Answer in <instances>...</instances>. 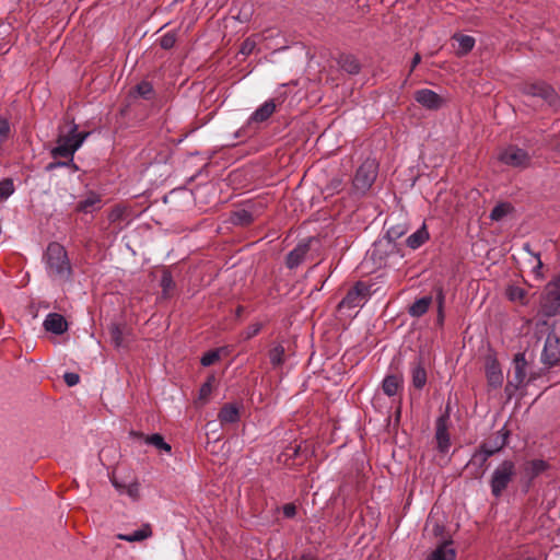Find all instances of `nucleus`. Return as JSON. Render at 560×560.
Wrapping results in <instances>:
<instances>
[{"label":"nucleus","instance_id":"nucleus-1","mask_svg":"<svg viewBox=\"0 0 560 560\" xmlns=\"http://www.w3.org/2000/svg\"><path fill=\"white\" fill-rule=\"evenodd\" d=\"M90 132H79L78 126L71 124L67 133H60L57 139V144L50 150L54 159L66 158L73 171H78V166L73 162L74 153L81 148Z\"/></svg>","mask_w":560,"mask_h":560},{"label":"nucleus","instance_id":"nucleus-2","mask_svg":"<svg viewBox=\"0 0 560 560\" xmlns=\"http://www.w3.org/2000/svg\"><path fill=\"white\" fill-rule=\"evenodd\" d=\"M378 170L380 164L376 159H365L352 176L350 194L357 198L364 197L374 185Z\"/></svg>","mask_w":560,"mask_h":560},{"label":"nucleus","instance_id":"nucleus-3","mask_svg":"<svg viewBox=\"0 0 560 560\" xmlns=\"http://www.w3.org/2000/svg\"><path fill=\"white\" fill-rule=\"evenodd\" d=\"M45 262L48 275L55 280L66 281L71 275V267L67 252L58 243H50L45 254Z\"/></svg>","mask_w":560,"mask_h":560},{"label":"nucleus","instance_id":"nucleus-4","mask_svg":"<svg viewBox=\"0 0 560 560\" xmlns=\"http://www.w3.org/2000/svg\"><path fill=\"white\" fill-rule=\"evenodd\" d=\"M515 476V465L511 460H504L493 471L491 478V491L495 497H500L506 489L510 481Z\"/></svg>","mask_w":560,"mask_h":560},{"label":"nucleus","instance_id":"nucleus-5","mask_svg":"<svg viewBox=\"0 0 560 560\" xmlns=\"http://www.w3.org/2000/svg\"><path fill=\"white\" fill-rule=\"evenodd\" d=\"M370 294V287L365 282L360 281L348 291L347 295L338 304V307L341 310L362 306L368 301Z\"/></svg>","mask_w":560,"mask_h":560},{"label":"nucleus","instance_id":"nucleus-6","mask_svg":"<svg viewBox=\"0 0 560 560\" xmlns=\"http://www.w3.org/2000/svg\"><path fill=\"white\" fill-rule=\"evenodd\" d=\"M523 91L528 96L540 97L550 106L558 105V95L556 91L545 82L527 83Z\"/></svg>","mask_w":560,"mask_h":560},{"label":"nucleus","instance_id":"nucleus-7","mask_svg":"<svg viewBox=\"0 0 560 560\" xmlns=\"http://www.w3.org/2000/svg\"><path fill=\"white\" fill-rule=\"evenodd\" d=\"M542 359L550 365L560 361V327L553 328L548 334L542 351Z\"/></svg>","mask_w":560,"mask_h":560},{"label":"nucleus","instance_id":"nucleus-8","mask_svg":"<svg viewBox=\"0 0 560 560\" xmlns=\"http://www.w3.org/2000/svg\"><path fill=\"white\" fill-rule=\"evenodd\" d=\"M526 368L527 362L523 353H517L513 360V369L509 374V381L506 389L513 387L514 389L520 388L526 383Z\"/></svg>","mask_w":560,"mask_h":560},{"label":"nucleus","instance_id":"nucleus-9","mask_svg":"<svg viewBox=\"0 0 560 560\" xmlns=\"http://www.w3.org/2000/svg\"><path fill=\"white\" fill-rule=\"evenodd\" d=\"M542 308L547 315H555L560 311V277L547 285Z\"/></svg>","mask_w":560,"mask_h":560},{"label":"nucleus","instance_id":"nucleus-10","mask_svg":"<svg viewBox=\"0 0 560 560\" xmlns=\"http://www.w3.org/2000/svg\"><path fill=\"white\" fill-rule=\"evenodd\" d=\"M499 160L509 166L523 167L528 164L529 156L525 150L510 145L500 153Z\"/></svg>","mask_w":560,"mask_h":560},{"label":"nucleus","instance_id":"nucleus-11","mask_svg":"<svg viewBox=\"0 0 560 560\" xmlns=\"http://www.w3.org/2000/svg\"><path fill=\"white\" fill-rule=\"evenodd\" d=\"M276 110V103L273 100H267L261 104L248 118L246 128H252L253 125L261 124L270 118Z\"/></svg>","mask_w":560,"mask_h":560},{"label":"nucleus","instance_id":"nucleus-12","mask_svg":"<svg viewBox=\"0 0 560 560\" xmlns=\"http://www.w3.org/2000/svg\"><path fill=\"white\" fill-rule=\"evenodd\" d=\"M415 100L428 109H439L443 104V98L429 89H421L417 91Z\"/></svg>","mask_w":560,"mask_h":560},{"label":"nucleus","instance_id":"nucleus-13","mask_svg":"<svg viewBox=\"0 0 560 560\" xmlns=\"http://www.w3.org/2000/svg\"><path fill=\"white\" fill-rule=\"evenodd\" d=\"M436 447L441 454H446L451 446L450 435L447 433L446 420L439 418L435 432Z\"/></svg>","mask_w":560,"mask_h":560},{"label":"nucleus","instance_id":"nucleus-14","mask_svg":"<svg viewBox=\"0 0 560 560\" xmlns=\"http://www.w3.org/2000/svg\"><path fill=\"white\" fill-rule=\"evenodd\" d=\"M494 444L493 445H490V442L488 443H485L482 445V452L480 454V459L482 462L487 460V458L491 455H493L495 452H498L499 450H501L505 443H506V439H508V433L506 432H503L502 430L497 432L495 435H494ZM479 455H475V458H478Z\"/></svg>","mask_w":560,"mask_h":560},{"label":"nucleus","instance_id":"nucleus-15","mask_svg":"<svg viewBox=\"0 0 560 560\" xmlns=\"http://www.w3.org/2000/svg\"><path fill=\"white\" fill-rule=\"evenodd\" d=\"M456 551L451 540L439 544L427 557V560H455Z\"/></svg>","mask_w":560,"mask_h":560},{"label":"nucleus","instance_id":"nucleus-16","mask_svg":"<svg viewBox=\"0 0 560 560\" xmlns=\"http://www.w3.org/2000/svg\"><path fill=\"white\" fill-rule=\"evenodd\" d=\"M43 325L47 331H50L56 335L63 334L68 328L65 317L57 313L48 314Z\"/></svg>","mask_w":560,"mask_h":560},{"label":"nucleus","instance_id":"nucleus-17","mask_svg":"<svg viewBox=\"0 0 560 560\" xmlns=\"http://www.w3.org/2000/svg\"><path fill=\"white\" fill-rule=\"evenodd\" d=\"M486 375H487L488 384L491 387L498 388L502 385L503 374H502L499 363L495 360L488 361L487 366H486Z\"/></svg>","mask_w":560,"mask_h":560},{"label":"nucleus","instance_id":"nucleus-18","mask_svg":"<svg viewBox=\"0 0 560 560\" xmlns=\"http://www.w3.org/2000/svg\"><path fill=\"white\" fill-rule=\"evenodd\" d=\"M310 249L308 242H301L296 247L291 250L287 257V265L289 268L298 267Z\"/></svg>","mask_w":560,"mask_h":560},{"label":"nucleus","instance_id":"nucleus-19","mask_svg":"<svg viewBox=\"0 0 560 560\" xmlns=\"http://www.w3.org/2000/svg\"><path fill=\"white\" fill-rule=\"evenodd\" d=\"M549 467L548 463L542 459H534L524 464L523 472L526 478L529 480L539 476L541 472L547 470Z\"/></svg>","mask_w":560,"mask_h":560},{"label":"nucleus","instance_id":"nucleus-20","mask_svg":"<svg viewBox=\"0 0 560 560\" xmlns=\"http://www.w3.org/2000/svg\"><path fill=\"white\" fill-rule=\"evenodd\" d=\"M152 536V528L150 524H143L138 530L131 534H118L117 538L128 542H138L148 539Z\"/></svg>","mask_w":560,"mask_h":560},{"label":"nucleus","instance_id":"nucleus-21","mask_svg":"<svg viewBox=\"0 0 560 560\" xmlns=\"http://www.w3.org/2000/svg\"><path fill=\"white\" fill-rule=\"evenodd\" d=\"M240 419V409L233 404L224 405L219 412V420L222 424L234 423Z\"/></svg>","mask_w":560,"mask_h":560},{"label":"nucleus","instance_id":"nucleus-22","mask_svg":"<svg viewBox=\"0 0 560 560\" xmlns=\"http://www.w3.org/2000/svg\"><path fill=\"white\" fill-rule=\"evenodd\" d=\"M112 483L116 488L117 491H119L120 493L127 494L133 501H137L139 499L140 488H139L138 481H133L129 485H124L120 481H118L117 479L113 478Z\"/></svg>","mask_w":560,"mask_h":560},{"label":"nucleus","instance_id":"nucleus-23","mask_svg":"<svg viewBox=\"0 0 560 560\" xmlns=\"http://www.w3.org/2000/svg\"><path fill=\"white\" fill-rule=\"evenodd\" d=\"M412 385L421 389L427 383V372L422 361H417L411 366Z\"/></svg>","mask_w":560,"mask_h":560},{"label":"nucleus","instance_id":"nucleus-24","mask_svg":"<svg viewBox=\"0 0 560 560\" xmlns=\"http://www.w3.org/2000/svg\"><path fill=\"white\" fill-rule=\"evenodd\" d=\"M505 294L511 302L520 303L522 305L527 304V292L524 288L512 283L509 284Z\"/></svg>","mask_w":560,"mask_h":560},{"label":"nucleus","instance_id":"nucleus-25","mask_svg":"<svg viewBox=\"0 0 560 560\" xmlns=\"http://www.w3.org/2000/svg\"><path fill=\"white\" fill-rule=\"evenodd\" d=\"M338 65L349 74H357L361 69L358 59L352 55H341L339 57Z\"/></svg>","mask_w":560,"mask_h":560},{"label":"nucleus","instance_id":"nucleus-26","mask_svg":"<svg viewBox=\"0 0 560 560\" xmlns=\"http://www.w3.org/2000/svg\"><path fill=\"white\" fill-rule=\"evenodd\" d=\"M431 304H432V298L431 296H423V298L415 301L409 306L408 312H409V314L412 317H420V316H422L423 314L427 313V311L429 310Z\"/></svg>","mask_w":560,"mask_h":560},{"label":"nucleus","instance_id":"nucleus-27","mask_svg":"<svg viewBox=\"0 0 560 560\" xmlns=\"http://www.w3.org/2000/svg\"><path fill=\"white\" fill-rule=\"evenodd\" d=\"M454 39L457 42L456 54L464 56L468 54L475 46V38L469 35H454Z\"/></svg>","mask_w":560,"mask_h":560},{"label":"nucleus","instance_id":"nucleus-28","mask_svg":"<svg viewBox=\"0 0 560 560\" xmlns=\"http://www.w3.org/2000/svg\"><path fill=\"white\" fill-rule=\"evenodd\" d=\"M402 384L401 377L397 375H388L383 381V390L388 396H394L398 393Z\"/></svg>","mask_w":560,"mask_h":560},{"label":"nucleus","instance_id":"nucleus-29","mask_svg":"<svg viewBox=\"0 0 560 560\" xmlns=\"http://www.w3.org/2000/svg\"><path fill=\"white\" fill-rule=\"evenodd\" d=\"M429 238V233L425 230V226L423 225L421 229L417 230L415 233H412L407 238V245L412 248L417 249L420 247Z\"/></svg>","mask_w":560,"mask_h":560},{"label":"nucleus","instance_id":"nucleus-30","mask_svg":"<svg viewBox=\"0 0 560 560\" xmlns=\"http://www.w3.org/2000/svg\"><path fill=\"white\" fill-rule=\"evenodd\" d=\"M284 347L282 345H276L269 351V360L273 368H278L284 362Z\"/></svg>","mask_w":560,"mask_h":560},{"label":"nucleus","instance_id":"nucleus-31","mask_svg":"<svg viewBox=\"0 0 560 560\" xmlns=\"http://www.w3.org/2000/svg\"><path fill=\"white\" fill-rule=\"evenodd\" d=\"M14 192V184L11 178L0 182V202L7 200Z\"/></svg>","mask_w":560,"mask_h":560},{"label":"nucleus","instance_id":"nucleus-32","mask_svg":"<svg viewBox=\"0 0 560 560\" xmlns=\"http://www.w3.org/2000/svg\"><path fill=\"white\" fill-rule=\"evenodd\" d=\"M145 442L150 445L155 446L159 450L171 452V445H168L160 434H152L145 438Z\"/></svg>","mask_w":560,"mask_h":560},{"label":"nucleus","instance_id":"nucleus-33","mask_svg":"<svg viewBox=\"0 0 560 560\" xmlns=\"http://www.w3.org/2000/svg\"><path fill=\"white\" fill-rule=\"evenodd\" d=\"M110 339L115 347L120 348L125 346L124 340V330L118 325H113L110 327Z\"/></svg>","mask_w":560,"mask_h":560},{"label":"nucleus","instance_id":"nucleus-34","mask_svg":"<svg viewBox=\"0 0 560 560\" xmlns=\"http://www.w3.org/2000/svg\"><path fill=\"white\" fill-rule=\"evenodd\" d=\"M214 376H210L205 384L200 387L199 390V401L206 402L209 399V396L213 389Z\"/></svg>","mask_w":560,"mask_h":560},{"label":"nucleus","instance_id":"nucleus-35","mask_svg":"<svg viewBox=\"0 0 560 560\" xmlns=\"http://www.w3.org/2000/svg\"><path fill=\"white\" fill-rule=\"evenodd\" d=\"M406 224H398L397 226L389 225L387 228V236L390 240H397L407 233Z\"/></svg>","mask_w":560,"mask_h":560},{"label":"nucleus","instance_id":"nucleus-36","mask_svg":"<svg viewBox=\"0 0 560 560\" xmlns=\"http://www.w3.org/2000/svg\"><path fill=\"white\" fill-rule=\"evenodd\" d=\"M176 43V35L173 32L164 34L160 39V45L163 49H171Z\"/></svg>","mask_w":560,"mask_h":560},{"label":"nucleus","instance_id":"nucleus-37","mask_svg":"<svg viewBox=\"0 0 560 560\" xmlns=\"http://www.w3.org/2000/svg\"><path fill=\"white\" fill-rule=\"evenodd\" d=\"M152 92L153 88L151 83L147 81H142L137 85V93L144 98H149Z\"/></svg>","mask_w":560,"mask_h":560},{"label":"nucleus","instance_id":"nucleus-38","mask_svg":"<svg viewBox=\"0 0 560 560\" xmlns=\"http://www.w3.org/2000/svg\"><path fill=\"white\" fill-rule=\"evenodd\" d=\"M161 285L164 293H168L174 288V281L172 275L168 271H164L161 279Z\"/></svg>","mask_w":560,"mask_h":560},{"label":"nucleus","instance_id":"nucleus-39","mask_svg":"<svg viewBox=\"0 0 560 560\" xmlns=\"http://www.w3.org/2000/svg\"><path fill=\"white\" fill-rule=\"evenodd\" d=\"M219 358L220 353L218 350L210 351L201 358V364L205 366H209L215 363L219 360Z\"/></svg>","mask_w":560,"mask_h":560},{"label":"nucleus","instance_id":"nucleus-40","mask_svg":"<svg viewBox=\"0 0 560 560\" xmlns=\"http://www.w3.org/2000/svg\"><path fill=\"white\" fill-rule=\"evenodd\" d=\"M101 200H100V197L95 194H91L90 196H88L86 198H84L82 201H80L79 206L81 208H88V207H92L96 203H98Z\"/></svg>","mask_w":560,"mask_h":560},{"label":"nucleus","instance_id":"nucleus-41","mask_svg":"<svg viewBox=\"0 0 560 560\" xmlns=\"http://www.w3.org/2000/svg\"><path fill=\"white\" fill-rule=\"evenodd\" d=\"M59 167H71V163L69 161H52L45 166V170L51 172Z\"/></svg>","mask_w":560,"mask_h":560},{"label":"nucleus","instance_id":"nucleus-42","mask_svg":"<svg viewBox=\"0 0 560 560\" xmlns=\"http://www.w3.org/2000/svg\"><path fill=\"white\" fill-rule=\"evenodd\" d=\"M261 325L256 323L250 325L245 331H244V339H250L254 336H256L260 331Z\"/></svg>","mask_w":560,"mask_h":560},{"label":"nucleus","instance_id":"nucleus-43","mask_svg":"<svg viewBox=\"0 0 560 560\" xmlns=\"http://www.w3.org/2000/svg\"><path fill=\"white\" fill-rule=\"evenodd\" d=\"M63 378L68 386H74L80 381L79 375L75 373H66Z\"/></svg>","mask_w":560,"mask_h":560},{"label":"nucleus","instance_id":"nucleus-44","mask_svg":"<svg viewBox=\"0 0 560 560\" xmlns=\"http://www.w3.org/2000/svg\"><path fill=\"white\" fill-rule=\"evenodd\" d=\"M235 214V221L240 222L241 224H246L253 219L249 212H236Z\"/></svg>","mask_w":560,"mask_h":560},{"label":"nucleus","instance_id":"nucleus-45","mask_svg":"<svg viewBox=\"0 0 560 560\" xmlns=\"http://www.w3.org/2000/svg\"><path fill=\"white\" fill-rule=\"evenodd\" d=\"M296 509L293 504H287L283 508V513L287 517H292L295 515Z\"/></svg>","mask_w":560,"mask_h":560},{"label":"nucleus","instance_id":"nucleus-46","mask_svg":"<svg viewBox=\"0 0 560 560\" xmlns=\"http://www.w3.org/2000/svg\"><path fill=\"white\" fill-rule=\"evenodd\" d=\"M444 293L442 291V289H439L438 290V296H436V301H438V308H443V305H444Z\"/></svg>","mask_w":560,"mask_h":560},{"label":"nucleus","instance_id":"nucleus-47","mask_svg":"<svg viewBox=\"0 0 560 560\" xmlns=\"http://www.w3.org/2000/svg\"><path fill=\"white\" fill-rule=\"evenodd\" d=\"M420 61H421V56L419 54H416L411 61L410 71H413L416 69V67L420 63Z\"/></svg>","mask_w":560,"mask_h":560},{"label":"nucleus","instance_id":"nucleus-48","mask_svg":"<svg viewBox=\"0 0 560 560\" xmlns=\"http://www.w3.org/2000/svg\"><path fill=\"white\" fill-rule=\"evenodd\" d=\"M505 212H491L490 219L493 221H499L503 217Z\"/></svg>","mask_w":560,"mask_h":560},{"label":"nucleus","instance_id":"nucleus-49","mask_svg":"<svg viewBox=\"0 0 560 560\" xmlns=\"http://www.w3.org/2000/svg\"><path fill=\"white\" fill-rule=\"evenodd\" d=\"M121 213L122 212H117V211L110 212L109 220L112 222H115L116 220H118L120 218Z\"/></svg>","mask_w":560,"mask_h":560},{"label":"nucleus","instance_id":"nucleus-50","mask_svg":"<svg viewBox=\"0 0 560 560\" xmlns=\"http://www.w3.org/2000/svg\"><path fill=\"white\" fill-rule=\"evenodd\" d=\"M444 320V313H443V308H438V323L440 325H442Z\"/></svg>","mask_w":560,"mask_h":560},{"label":"nucleus","instance_id":"nucleus-51","mask_svg":"<svg viewBox=\"0 0 560 560\" xmlns=\"http://www.w3.org/2000/svg\"><path fill=\"white\" fill-rule=\"evenodd\" d=\"M252 49V46L248 43H245L241 49L242 54H247Z\"/></svg>","mask_w":560,"mask_h":560},{"label":"nucleus","instance_id":"nucleus-52","mask_svg":"<svg viewBox=\"0 0 560 560\" xmlns=\"http://www.w3.org/2000/svg\"><path fill=\"white\" fill-rule=\"evenodd\" d=\"M542 267V262L539 257H537V265L534 267V272L538 273V270Z\"/></svg>","mask_w":560,"mask_h":560},{"label":"nucleus","instance_id":"nucleus-53","mask_svg":"<svg viewBox=\"0 0 560 560\" xmlns=\"http://www.w3.org/2000/svg\"><path fill=\"white\" fill-rule=\"evenodd\" d=\"M492 210H495V211H499V210H506L504 207H503V203H497Z\"/></svg>","mask_w":560,"mask_h":560},{"label":"nucleus","instance_id":"nucleus-54","mask_svg":"<svg viewBox=\"0 0 560 560\" xmlns=\"http://www.w3.org/2000/svg\"><path fill=\"white\" fill-rule=\"evenodd\" d=\"M259 208H262V205L259 203V205H253L252 207H249L247 210H258Z\"/></svg>","mask_w":560,"mask_h":560},{"label":"nucleus","instance_id":"nucleus-55","mask_svg":"<svg viewBox=\"0 0 560 560\" xmlns=\"http://www.w3.org/2000/svg\"><path fill=\"white\" fill-rule=\"evenodd\" d=\"M298 448H299L298 446H292V447L289 448V451H292V456L296 455Z\"/></svg>","mask_w":560,"mask_h":560},{"label":"nucleus","instance_id":"nucleus-56","mask_svg":"<svg viewBox=\"0 0 560 560\" xmlns=\"http://www.w3.org/2000/svg\"><path fill=\"white\" fill-rule=\"evenodd\" d=\"M334 188H338L340 185H341V180H338V182H334Z\"/></svg>","mask_w":560,"mask_h":560},{"label":"nucleus","instance_id":"nucleus-57","mask_svg":"<svg viewBox=\"0 0 560 560\" xmlns=\"http://www.w3.org/2000/svg\"><path fill=\"white\" fill-rule=\"evenodd\" d=\"M242 132H244V129L238 130V132L236 133V137H238L240 133H242Z\"/></svg>","mask_w":560,"mask_h":560},{"label":"nucleus","instance_id":"nucleus-58","mask_svg":"<svg viewBox=\"0 0 560 560\" xmlns=\"http://www.w3.org/2000/svg\"><path fill=\"white\" fill-rule=\"evenodd\" d=\"M114 210L119 211V210H121V209H120V208H118V207H116Z\"/></svg>","mask_w":560,"mask_h":560}]
</instances>
